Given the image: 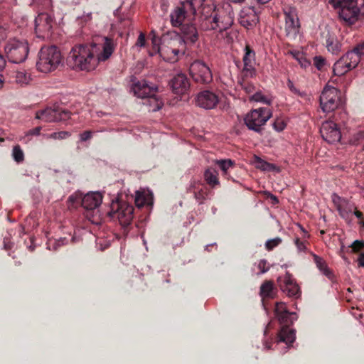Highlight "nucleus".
I'll return each instance as SVG.
<instances>
[{"label": "nucleus", "instance_id": "obj_19", "mask_svg": "<svg viewBox=\"0 0 364 364\" xmlns=\"http://www.w3.org/2000/svg\"><path fill=\"white\" fill-rule=\"evenodd\" d=\"M188 193H193L195 199L200 204L203 203L210 193L208 186L200 180H192L187 188Z\"/></svg>", "mask_w": 364, "mask_h": 364}, {"label": "nucleus", "instance_id": "obj_50", "mask_svg": "<svg viewBox=\"0 0 364 364\" xmlns=\"http://www.w3.org/2000/svg\"><path fill=\"white\" fill-rule=\"evenodd\" d=\"M294 244L297 248L298 252H306L307 250L306 242L301 241L299 237L294 239Z\"/></svg>", "mask_w": 364, "mask_h": 364}, {"label": "nucleus", "instance_id": "obj_14", "mask_svg": "<svg viewBox=\"0 0 364 364\" xmlns=\"http://www.w3.org/2000/svg\"><path fill=\"white\" fill-rule=\"evenodd\" d=\"M358 64V58L355 53L347 52L334 63L333 72L335 75L341 76L355 68Z\"/></svg>", "mask_w": 364, "mask_h": 364}, {"label": "nucleus", "instance_id": "obj_6", "mask_svg": "<svg viewBox=\"0 0 364 364\" xmlns=\"http://www.w3.org/2000/svg\"><path fill=\"white\" fill-rule=\"evenodd\" d=\"M4 50L10 62L20 63L27 58L29 52L28 43L25 40L13 38L6 43Z\"/></svg>", "mask_w": 364, "mask_h": 364}, {"label": "nucleus", "instance_id": "obj_53", "mask_svg": "<svg viewBox=\"0 0 364 364\" xmlns=\"http://www.w3.org/2000/svg\"><path fill=\"white\" fill-rule=\"evenodd\" d=\"M364 139V132L360 131L355 133L351 138L350 141L353 144H358L359 141Z\"/></svg>", "mask_w": 364, "mask_h": 364}, {"label": "nucleus", "instance_id": "obj_55", "mask_svg": "<svg viewBox=\"0 0 364 364\" xmlns=\"http://www.w3.org/2000/svg\"><path fill=\"white\" fill-rule=\"evenodd\" d=\"M351 247L354 252H358L360 250L364 247V242L355 240L353 242Z\"/></svg>", "mask_w": 364, "mask_h": 364}, {"label": "nucleus", "instance_id": "obj_47", "mask_svg": "<svg viewBox=\"0 0 364 364\" xmlns=\"http://www.w3.org/2000/svg\"><path fill=\"white\" fill-rule=\"evenodd\" d=\"M349 53H355L358 58V63L360 60L361 56L364 55V41L362 43L358 44L352 50L348 51Z\"/></svg>", "mask_w": 364, "mask_h": 364}, {"label": "nucleus", "instance_id": "obj_32", "mask_svg": "<svg viewBox=\"0 0 364 364\" xmlns=\"http://www.w3.org/2000/svg\"><path fill=\"white\" fill-rule=\"evenodd\" d=\"M215 164H217L222 171L223 176L226 178H229V171L234 168L235 162L231 159H220L216 160Z\"/></svg>", "mask_w": 364, "mask_h": 364}, {"label": "nucleus", "instance_id": "obj_2", "mask_svg": "<svg viewBox=\"0 0 364 364\" xmlns=\"http://www.w3.org/2000/svg\"><path fill=\"white\" fill-rule=\"evenodd\" d=\"M202 14L205 16L206 22L210 24L208 28L211 30L222 32L229 28L233 23L234 15L231 6L228 4L204 6Z\"/></svg>", "mask_w": 364, "mask_h": 364}, {"label": "nucleus", "instance_id": "obj_30", "mask_svg": "<svg viewBox=\"0 0 364 364\" xmlns=\"http://www.w3.org/2000/svg\"><path fill=\"white\" fill-rule=\"evenodd\" d=\"M311 255L313 256L314 261L317 268L321 271V272H322V274L327 277L330 280H333L334 279V274L328 267L325 260L314 253H311Z\"/></svg>", "mask_w": 364, "mask_h": 364}, {"label": "nucleus", "instance_id": "obj_3", "mask_svg": "<svg viewBox=\"0 0 364 364\" xmlns=\"http://www.w3.org/2000/svg\"><path fill=\"white\" fill-rule=\"evenodd\" d=\"M61 62V53L55 46H43L39 51L37 69L44 73L55 70Z\"/></svg>", "mask_w": 364, "mask_h": 364}, {"label": "nucleus", "instance_id": "obj_46", "mask_svg": "<svg viewBox=\"0 0 364 364\" xmlns=\"http://www.w3.org/2000/svg\"><path fill=\"white\" fill-rule=\"evenodd\" d=\"M251 100L255 102H261L267 105L271 104V100H267L262 93L256 92L252 97Z\"/></svg>", "mask_w": 364, "mask_h": 364}, {"label": "nucleus", "instance_id": "obj_57", "mask_svg": "<svg viewBox=\"0 0 364 364\" xmlns=\"http://www.w3.org/2000/svg\"><path fill=\"white\" fill-rule=\"evenodd\" d=\"M41 127H36L34 129L28 130L26 135V136H38L40 135Z\"/></svg>", "mask_w": 364, "mask_h": 364}, {"label": "nucleus", "instance_id": "obj_64", "mask_svg": "<svg viewBox=\"0 0 364 364\" xmlns=\"http://www.w3.org/2000/svg\"><path fill=\"white\" fill-rule=\"evenodd\" d=\"M353 214H354L359 219H361L363 216V213L358 210H356V209L354 210Z\"/></svg>", "mask_w": 364, "mask_h": 364}, {"label": "nucleus", "instance_id": "obj_7", "mask_svg": "<svg viewBox=\"0 0 364 364\" xmlns=\"http://www.w3.org/2000/svg\"><path fill=\"white\" fill-rule=\"evenodd\" d=\"M272 112L267 107H259L251 110L244 119L247 128L257 133H261L266 122L272 117Z\"/></svg>", "mask_w": 364, "mask_h": 364}, {"label": "nucleus", "instance_id": "obj_5", "mask_svg": "<svg viewBox=\"0 0 364 364\" xmlns=\"http://www.w3.org/2000/svg\"><path fill=\"white\" fill-rule=\"evenodd\" d=\"M186 50L185 42L180 36L164 42L161 47H157V53L165 60L169 63L177 62Z\"/></svg>", "mask_w": 364, "mask_h": 364}, {"label": "nucleus", "instance_id": "obj_26", "mask_svg": "<svg viewBox=\"0 0 364 364\" xmlns=\"http://www.w3.org/2000/svg\"><path fill=\"white\" fill-rule=\"evenodd\" d=\"M181 36H179L186 43H195L198 40V31L195 24L192 23H184L181 26Z\"/></svg>", "mask_w": 364, "mask_h": 364}, {"label": "nucleus", "instance_id": "obj_13", "mask_svg": "<svg viewBox=\"0 0 364 364\" xmlns=\"http://www.w3.org/2000/svg\"><path fill=\"white\" fill-rule=\"evenodd\" d=\"M189 4L181 1L171 13L170 19L173 27H179L183 25L185 19L193 20L196 14L191 11Z\"/></svg>", "mask_w": 364, "mask_h": 364}, {"label": "nucleus", "instance_id": "obj_22", "mask_svg": "<svg viewBox=\"0 0 364 364\" xmlns=\"http://www.w3.org/2000/svg\"><path fill=\"white\" fill-rule=\"evenodd\" d=\"M8 80L10 83L19 87H24L31 84L33 80L31 73L25 69L11 70L8 73Z\"/></svg>", "mask_w": 364, "mask_h": 364}, {"label": "nucleus", "instance_id": "obj_1", "mask_svg": "<svg viewBox=\"0 0 364 364\" xmlns=\"http://www.w3.org/2000/svg\"><path fill=\"white\" fill-rule=\"evenodd\" d=\"M103 41L102 44L75 45L68 55V65L77 71L94 70L100 62L107 60L114 50L113 39L105 37Z\"/></svg>", "mask_w": 364, "mask_h": 364}, {"label": "nucleus", "instance_id": "obj_15", "mask_svg": "<svg viewBox=\"0 0 364 364\" xmlns=\"http://www.w3.org/2000/svg\"><path fill=\"white\" fill-rule=\"evenodd\" d=\"M284 15L285 17L284 30L286 36L294 38L299 31V21L296 9L292 7H285Z\"/></svg>", "mask_w": 364, "mask_h": 364}, {"label": "nucleus", "instance_id": "obj_36", "mask_svg": "<svg viewBox=\"0 0 364 364\" xmlns=\"http://www.w3.org/2000/svg\"><path fill=\"white\" fill-rule=\"evenodd\" d=\"M326 48L333 54H337L341 49V44L336 39L330 37L326 40Z\"/></svg>", "mask_w": 364, "mask_h": 364}, {"label": "nucleus", "instance_id": "obj_39", "mask_svg": "<svg viewBox=\"0 0 364 364\" xmlns=\"http://www.w3.org/2000/svg\"><path fill=\"white\" fill-rule=\"evenodd\" d=\"M57 118L56 122L66 121L71 117V112L65 109L57 106Z\"/></svg>", "mask_w": 364, "mask_h": 364}, {"label": "nucleus", "instance_id": "obj_62", "mask_svg": "<svg viewBox=\"0 0 364 364\" xmlns=\"http://www.w3.org/2000/svg\"><path fill=\"white\" fill-rule=\"evenodd\" d=\"M6 65V60L2 55L0 54V70H1Z\"/></svg>", "mask_w": 364, "mask_h": 364}, {"label": "nucleus", "instance_id": "obj_49", "mask_svg": "<svg viewBox=\"0 0 364 364\" xmlns=\"http://www.w3.org/2000/svg\"><path fill=\"white\" fill-rule=\"evenodd\" d=\"M287 311H288V310L287 309L285 303H284V302H277L276 303L275 309H274L276 316H278L279 314H284Z\"/></svg>", "mask_w": 364, "mask_h": 364}, {"label": "nucleus", "instance_id": "obj_61", "mask_svg": "<svg viewBox=\"0 0 364 364\" xmlns=\"http://www.w3.org/2000/svg\"><path fill=\"white\" fill-rule=\"evenodd\" d=\"M254 3L259 5H264L269 3L271 0H252Z\"/></svg>", "mask_w": 364, "mask_h": 364}, {"label": "nucleus", "instance_id": "obj_43", "mask_svg": "<svg viewBox=\"0 0 364 364\" xmlns=\"http://www.w3.org/2000/svg\"><path fill=\"white\" fill-rule=\"evenodd\" d=\"M34 2L41 7V12H46L52 8V0H34Z\"/></svg>", "mask_w": 364, "mask_h": 364}, {"label": "nucleus", "instance_id": "obj_58", "mask_svg": "<svg viewBox=\"0 0 364 364\" xmlns=\"http://www.w3.org/2000/svg\"><path fill=\"white\" fill-rule=\"evenodd\" d=\"M159 38L156 37V36H154L152 38H151V42H152V44H153V48L155 51V53H157V47H160L159 46Z\"/></svg>", "mask_w": 364, "mask_h": 364}, {"label": "nucleus", "instance_id": "obj_23", "mask_svg": "<svg viewBox=\"0 0 364 364\" xmlns=\"http://www.w3.org/2000/svg\"><path fill=\"white\" fill-rule=\"evenodd\" d=\"M218 102V96L210 90H204L200 92L196 98L197 105L205 109H211L215 108Z\"/></svg>", "mask_w": 364, "mask_h": 364}, {"label": "nucleus", "instance_id": "obj_33", "mask_svg": "<svg viewBox=\"0 0 364 364\" xmlns=\"http://www.w3.org/2000/svg\"><path fill=\"white\" fill-rule=\"evenodd\" d=\"M146 105L149 107V111L156 112L162 107L164 103L156 96L155 93H153V95L147 97Z\"/></svg>", "mask_w": 364, "mask_h": 364}, {"label": "nucleus", "instance_id": "obj_10", "mask_svg": "<svg viewBox=\"0 0 364 364\" xmlns=\"http://www.w3.org/2000/svg\"><path fill=\"white\" fill-rule=\"evenodd\" d=\"M341 92L337 88L326 85L320 97V107L323 112L330 113L336 110L341 105Z\"/></svg>", "mask_w": 364, "mask_h": 364}, {"label": "nucleus", "instance_id": "obj_40", "mask_svg": "<svg viewBox=\"0 0 364 364\" xmlns=\"http://www.w3.org/2000/svg\"><path fill=\"white\" fill-rule=\"evenodd\" d=\"M183 1L186 4H189L191 6V11L196 14L197 11L203 7L205 0H185Z\"/></svg>", "mask_w": 364, "mask_h": 364}, {"label": "nucleus", "instance_id": "obj_4", "mask_svg": "<svg viewBox=\"0 0 364 364\" xmlns=\"http://www.w3.org/2000/svg\"><path fill=\"white\" fill-rule=\"evenodd\" d=\"M328 2L335 9H340L339 17L348 24H353L357 21L360 6L363 5V0H329Z\"/></svg>", "mask_w": 364, "mask_h": 364}, {"label": "nucleus", "instance_id": "obj_17", "mask_svg": "<svg viewBox=\"0 0 364 364\" xmlns=\"http://www.w3.org/2000/svg\"><path fill=\"white\" fill-rule=\"evenodd\" d=\"M320 133L326 141L333 144L340 141L341 133L338 125L333 121H326L322 123Z\"/></svg>", "mask_w": 364, "mask_h": 364}, {"label": "nucleus", "instance_id": "obj_29", "mask_svg": "<svg viewBox=\"0 0 364 364\" xmlns=\"http://www.w3.org/2000/svg\"><path fill=\"white\" fill-rule=\"evenodd\" d=\"M135 204L138 208L143 207L145 205H151L153 204L152 193L149 190L136 191Z\"/></svg>", "mask_w": 364, "mask_h": 364}, {"label": "nucleus", "instance_id": "obj_56", "mask_svg": "<svg viewBox=\"0 0 364 364\" xmlns=\"http://www.w3.org/2000/svg\"><path fill=\"white\" fill-rule=\"evenodd\" d=\"M145 36L143 33H140L135 45L139 47H144L145 46Z\"/></svg>", "mask_w": 364, "mask_h": 364}, {"label": "nucleus", "instance_id": "obj_59", "mask_svg": "<svg viewBox=\"0 0 364 364\" xmlns=\"http://www.w3.org/2000/svg\"><path fill=\"white\" fill-rule=\"evenodd\" d=\"M243 89L246 91L247 93H250L253 91L254 87L252 84L246 83L244 85H242Z\"/></svg>", "mask_w": 364, "mask_h": 364}, {"label": "nucleus", "instance_id": "obj_28", "mask_svg": "<svg viewBox=\"0 0 364 364\" xmlns=\"http://www.w3.org/2000/svg\"><path fill=\"white\" fill-rule=\"evenodd\" d=\"M57 106L53 107H46L44 109L38 110L36 112V118L44 122H56Z\"/></svg>", "mask_w": 364, "mask_h": 364}, {"label": "nucleus", "instance_id": "obj_63", "mask_svg": "<svg viewBox=\"0 0 364 364\" xmlns=\"http://www.w3.org/2000/svg\"><path fill=\"white\" fill-rule=\"evenodd\" d=\"M4 247L5 250H10L11 248V244L9 242H6V240L4 239Z\"/></svg>", "mask_w": 364, "mask_h": 364}, {"label": "nucleus", "instance_id": "obj_52", "mask_svg": "<svg viewBox=\"0 0 364 364\" xmlns=\"http://www.w3.org/2000/svg\"><path fill=\"white\" fill-rule=\"evenodd\" d=\"M267 264V262L266 259H261L259 261L257 264V268L259 269V274H264L269 269Z\"/></svg>", "mask_w": 364, "mask_h": 364}, {"label": "nucleus", "instance_id": "obj_51", "mask_svg": "<svg viewBox=\"0 0 364 364\" xmlns=\"http://www.w3.org/2000/svg\"><path fill=\"white\" fill-rule=\"evenodd\" d=\"M314 64L318 70H321L325 65L326 60L321 56H316L314 58Z\"/></svg>", "mask_w": 364, "mask_h": 364}, {"label": "nucleus", "instance_id": "obj_54", "mask_svg": "<svg viewBox=\"0 0 364 364\" xmlns=\"http://www.w3.org/2000/svg\"><path fill=\"white\" fill-rule=\"evenodd\" d=\"M92 137V132L91 131H85L80 134V141H86L90 140Z\"/></svg>", "mask_w": 364, "mask_h": 364}, {"label": "nucleus", "instance_id": "obj_31", "mask_svg": "<svg viewBox=\"0 0 364 364\" xmlns=\"http://www.w3.org/2000/svg\"><path fill=\"white\" fill-rule=\"evenodd\" d=\"M203 176L206 183L211 188H214L215 186L220 185L218 173L213 168H206L204 171Z\"/></svg>", "mask_w": 364, "mask_h": 364}, {"label": "nucleus", "instance_id": "obj_27", "mask_svg": "<svg viewBox=\"0 0 364 364\" xmlns=\"http://www.w3.org/2000/svg\"><path fill=\"white\" fill-rule=\"evenodd\" d=\"M258 16L252 8L249 7L241 11L240 23L246 28L255 25L258 22Z\"/></svg>", "mask_w": 364, "mask_h": 364}, {"label": "nucleus", "instance_id": "obj_41", "mask_svg": "<svg viewBox=\"0 0 364 364\" xmlns=\"http://www.w3.org/2000/svg\"><path fill=\"white\" fill-rule=\"evenodd\" d=\"M70 136V133L67 131H60L58 132H53L50 134L46 135V139H65Z\"/></svg>", "mask_w": 364, "mask_h": 364}, {"label": "nucleus", "instance_id": "obj_45", "mask_svg": "<svg viewBox=\"0 0 364 364\" xmlns=\"http://www.w3.org/2000/svg\"><path fill=\"white\" fill-rule=\"evenodd\" d=\"M282 242L280 237H275L272 240H269L265 243V247L267 250H272L275 247L278 246Z\"/></svg>", "mask_w": 364, "mask_h": 364}, {"label": "nucleus", "instance_id": "obj_24", "mask_svg": "<svg viewBox=\"0 0 364 364\" xmlns=\"http://www.w3.org/2000/svg\"><path fill=\"white\" fill-rule=\"evenodd\" d=\"M157 87L154 85L149 84L145 80L134 82L132 86L134 95L139 98H147L155 93Z\"/></svg>", "mask_w": 364, "mask_h": 364}, {"label": "nucleus", "instance_id": "obj_21", "mask_svg": "<svg viewBox=\"0 0 364 364\" xmlns=\"http://www.w3.org/2000/svg\"><path fill=\"white\" fill-rule=\"evenodd\" d=\"M169 85L174 94L182 95L188 90L190 82L184 73H178L171 79Z\"/></svg>", "mask_w": 364, "mask_h": 364}, {"label": "nucleus", "instance_id": "obj_48", "mask_svg": "<svg viewBox=\"0 0 364 364\" xmlns=\"http://www.w3.org/2000/svg\"><path fill=\"white\" fill-rule=\"evenodd\" d=\"M287 87L294 94L301 96L306 97V93L305 92H300L294 85L293 82L291 80H287Z\"/></svg>", "mask_w": 364, "mask_h": 364}, {"label": "nucleus", "instance_id": "obj_20", "mask_svg": "<svg viewBox=\"0 0 364 364\" xmlns=\"http://www.w3.org/2000/svg\"><path fill=\"white\" fill-rule=\"evenodd\" d=\"M53 28V18L45 11L39 13L35 19V29L37 33H42V37L48 36Z\"/></svg>", "mask_w": 364, "mask_h": 364}, {"label": "nucleus", "instance_id": "obj_44", "mask_svg": "<svg viewBox=\"0 0 364 364\" xmlns=\"http://www.w3.org/2000/svg\"><path fill=\"white\" fill-rule=\"evenodd\" d=\"M67 240L65 238H60L58 240H50L48 247L50 250H56L61 245H65Z\"/></svg>", "mask_w": 364, "mask_h": 364}, {"label": "nucleus", "instance_id": "obj_37", "mask_svg": "<svg viewBox=\"0 0 364 364\" xmlns=\"http://www.w3.org/2000/svg\"><path fill=\"white\" fill-rule=\"evenodd\" d=\"M12 157L14 160L18 164L24 161V153L18 144L15 145L13 147Z\"/></svg>", "mask_w": 364, "mask_h": 364}, {"label": "nucleus", "instance_id": "obj_25", "mask_svg": "<svg viewBox=\"0 0 364 364\" xmlns=\"http://www.w3.org/2000/svg\"><path fill=\"white\" fill-rule=\"evenodd\" d=\"M244 68L242 72L247 77H253L255 75V53L247 45L245 48V54L242 58Z\"/></svg>", "mask_w": 364, "mask_h": 364}, {"label": "nucleus", "instance_id": "obj_60", "mask_svg": "<svg viewBox=\"0 0 364 364\" xmlns=\"http://www.w3.org/2000/svg\"><path fill=\"white\" fill-rule=\"evenodd\" d=\"M357 261L359 267H364V253L360 254Z\"/></svg>", "mask_w": 364, "mask_h": 364}, {"label": "nucleus", "instance_id": "obj_34", "mask_svg": "<svg viewBox=\"0 0 364 364\" xmlns=\"http://www.w3.org/2000/svg\"><path fill=\"white\" fill-rule=\"evenodd\" d=\"M274 284L272 281H265L260 287V296L262 298L273 297Z\"/></svg>", "mask_w": 364, "mask_h": 364}, {"label": "nucleus", "instance_id": "obj_35", "mask_svg": "<svg viewBox=\"0 0 364 364\" xmlns=\"http://www.w3.org/2000/svg\"><path fill=\"white\" fill-rule=\"evenodd\" d=\"M255 164L257 168L264 171H271L276 168L275 165L268 163L257 156H255Z\"/></svg>", "mask_w": 364, "mask_h": 364}, {"label": "nucleus", "instance_id": "obj_11", "mask_svg": "<svg viewBox=\"0 0 364 364\" xmlns=\"http://www.w3.org/2000/svg\"><path fill=\"white\" fill-rule=\"evenodd\" d=\"M294 313H290L289 311L277 316L279 323L283 325L280 331L278 333L277 342H283L287 345H291L295 341V331L289 328V325L294 321Z\"/></svg>", "mask_w": 364, "mask_h": 364}, {"label": "nucleus", "instance_id": "obj_9", "mask_svg": "<svg viewBox=\"0 0 364 364\" xmlns=\"http://www.w3.org/2000/svg\"><path fill=\"white\" fill-rule=\"evenodd\" d=\"M133 205L124 201H112L111 210L108 215L114 220H117L122 227L129 225L134 218Z\"/></svg>", "mask_w": 364, "mask_h": 364}, {"label": "nucleus", "instance_id": "obj_18", "mask_svg": "<svg viewBox=\"0 0 364 364\" xmlns=\"http://www.w3.org/2000/svg\"><path fill=\"white\" fill-rule=\"evenodd\" d=\"M332 201L341 217L346 220H350L353 212L356 209L354 204L347 199L340 197L336 193L332 194Z\"/></svg>", "mask_w": 364, "mask_h": 364}, {"label": "nucleus", "instance_id": "obj_8", "mask_svg": "<svg viewBox=\"0 0 364 364\" xmlns=\"http://www.w3.org/2000/svg\"><path fill=\"white\" fill-rule=\"evenodd\" d=\"M102 203V195L100 192H90L82 198V206L86 210V217L92 223L100 222L99 207Z\"/></svg>", "mask_w": 364, "mask_h": 364}, {"label": "nucleus", "instance_id": "obj_16", "mask_svg": "<svg viewBox=\"0 0 364 364\" xmlns=\"http://www.w3.org/2000/svg\"><path fill=\"white\" fill-rule=\"evenodd\" d=\"M280 289L289 297L297 299L301 296V290L292 275L287 272L284 277L278 279Z\"/></svg>", "mask_w": 364, "mask_h": 364}, {"label": "nucleus", "instance_id": "obj_38", "mask_svg": "<svg viewBox=\"0 0 364 364\" xmlns=\"http://www.w3.org/2000/svg\"><path fill=\"white\" fill-rule=\"evenodd\" d=\"M290 54L298 61L302 68H306L310 65V62L306 60L302 53L299 51H291Z\"/></svg>", "mask_w": 364, "mask_h": 364}, {"label": "nucleus", "instance_id": "obj_42", "mask_svg": "<svg viewBox=\"0 0 364 364\" xmlns=\"http://www.w3.org/2000/svg\"><path fill=\"white\" fill-rule=\"evenodd\" d=\"M272 126L275 131L282 132L287 127V122L282 117H278L274 120Z\"/></svg>", "mask_w": 364, "mask_h": 364}, {"label": "nucleus", "instance_id": "obj_12", "mask_svg": "<svg viewBox=\"0 0 364 364\" xmlns=\"http://www.w3.org/2000/svg\"><path fill=\"white\" fill-rule=\"evenodd\" d=\"M189 70L193 80L197 83L208 84L213 80L210 69L200 60H196L191 63Z\"/></svg>", "mask_w": 364, "mask_h": 364}]
</instances>
